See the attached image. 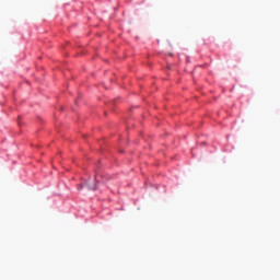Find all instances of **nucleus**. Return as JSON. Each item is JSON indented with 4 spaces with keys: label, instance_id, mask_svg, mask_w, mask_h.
I'll return each instance as SVG.
<instances>
[{
    "label": "nucleus",
    "instance_id": "nucleus-2",
    "mask_svg": "<svg viewBox=\"0 0 280 280\" xmlns=\"http://www.w3.org/2000/svg\"><path fill=\"white\" fill-rule=\"evenodd\" d=\"M82 187H84L83 185L79 186V189H82Z\"/></svg>",
    "mask_w": 280,
    "mask_h": 280
},
{
    "label": "nucleus",
    "instance_id": "nucleus-1",
    "mask_svg": "<svg viewBox=\"0 0 280 280\" xmlns=\"http://www.w3.org/2000/svg\"><path fill=\"white\" fill-rule=\"evenodd\" d=\"M88 189H92V191H95V189H97V184H88Z\"/></svg>",
    "mask_w": 280,
    "mask_h": 280
}]
</instances>
